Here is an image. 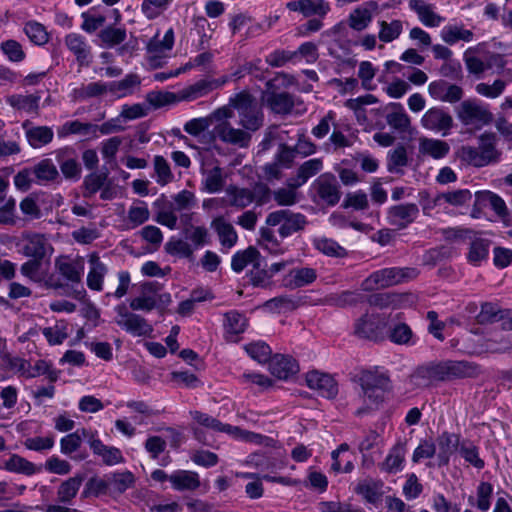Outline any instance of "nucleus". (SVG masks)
Here are the masks:
<instances>
[{"mask_svg": "<svg viewBox=\"0 0 512 512\" xmlns=\"http://www.w3.org/2000/svg\"><path fill=\"white\" fill-rule=\"evenodd\" d=\"M500 137L496 132L486 130L476 137V145L461 148V158L475 168L496 165L502 160Z\"/></svg>", "mask_w": 512, "mask_h": 512, "instance_id": "nucleus-1", "label": "nucleus"}, {"mask_svg": "<svg viewBox=\"0 0 512 512\" xmlns=\"http://www.w3.org/2000/svg\"><path fill=\"white\" fill-rule=\"evenodd\" d=\"M478 373L479 368L474 363L447 360L419 367L415 372V378L421 379V384L428 386L439 381L475 377Z\"/></svg>", "mask_w": 512, "mask_h": 512, "instance_id": "nucleus-2", "label": "nucleus"}, {"mask_svg": "<svg viewBox=\"0 0 512 512\" xmlns=\"http://www.w3.org/2000/svg\"><path fill=\"white\" fill-rule=\"evenodd\" d=\"M233 110L229 106H223L212 112L215 119L213 135L226 144L245 148L249 146L251 135L244 129L235 128L231 125Z\"/></svg>", "mask_w": 512, "mask_h": 512, "instance_id": "nucleus-3", "label": "nucleus"}, {"mask_svg": "<svg viewBox=\"0 0 512 512\" xmlns=\"http://www.w3.org/2000/svg\"><path fill=\"white\" fill-rule=\"evenodd\" d=\"M419 271L414 267H390L371 273L361 284L365 291H374L388 288L414 280Z\"/></svg>", "mask_w": 512, "mask_h": 512, "instance_id": "nucleus-4", "label": "nucleus"}, {"mask_svg": "<svg viewBox=\"0 0 512 512\" xmlns=\"http://www.w3.org/2000/svg\"><path fill=\"white\" fill-rule=\"evenodd\" d=\"M230 106L236 109L239 125L244 130L257 131L263 125L264 115L256 99L248 92H240L230 99Z\"/></svg>", "mask_w": 512, "mask_h": 512, "instance_id": "nucleus-5", "label": "nucleus"}, {"mask_svg": "<svg viewBox=\"0 0 512 512\" xmlns=\"http://www.w3.org/2000/svg\"><path fill=\"white\" fill-rule=\"evenodd\" d=\"M457 118L464 126L481 130L494 122V114L487 103L478 99H467L457 108Z\"/></svg>", "mask_w": 512, "mask_h": 512, "instance_id": "nucleus-6", "label": "nucleus"}, {"mask_svg": "<svg viewBox=\"0 0 512 512\" xmlns=\"http://www.w3.org/2000/svg\"><path fill=\"white\" fill-rule=\"evenodd\" d=\"M358 379L365 399L376 406L383 402L390 386V378L385 372L378 368L362 370Z\"/></svg>", "mask_w": 512, "mask_h": 512, "instance_id": "nucleus-7", "label": "nucleus"}, {"mask_svg": "<svg viewBox=\"0 0 512 512\" xmlns=\"http://www.w3.org/2000/svg\"><path fill=\"white\" fill-rule=\"evenodd\" d=\"M11 368L25 379L46 376L50 383H55L60 377V371L53 367L50 361L38 359L34 364L30 361L14 357L10 360Z\"/></svg>", "mask_w": 512, "mask_h": 512, "instance_id": "nucleus-8", "label": "nucleus"}, {"mask_svg": "<svg viewBox=\"0 0 512 512\" xmlns=\"http://www.w3.org/2000/svg\"><path fill=\"white\" fill-rule=\"evenodd\" d=\"M314 202L327 206H335L341 198L339 182L332 173H323L318 176L310 187Z\"/></svg>", "mask_w": 512, "mask_h": 512, "instance_id": "nucleus-9", "label": "nucleus"}, {"mask_svg": "<svg viewBox=\"0 0 512 512\" xmlns=\"http://www.w3.org/2000/svg\"><path fill=\"white\" fill-rule=\"evenodd\" d=\"M175 42L174 30L169 28L163 38H159V33L153 36L146 45L145 60L151 69L162 67L168 58Z\"/></svg>", "mask_w": 512, "mask_h": 512, "instance_id": "nucleus-10", "label": "nucleus"}, {"mask_svg": "<svg viewBox=\"0 0 512 512\" xmlns=\"http://www.w3.org/2000/svg\"><path fill=\"white\" fill-rule=\"evenodd\" d=\"M268 226H279L278 233L282 238L303 230L307 224L306 217L301 213H294L288 209L276 210L266 217Z\"/></svg>", "mask_w": 512, "mask_h": 512, "instance_id": "nucleus-11", "label": "nucleus"}, {"mask_svg": "<svg viewBox=\"0 0 512 512\" xmlns=\"http://www.w3.org/2000/svg\"><path fill=\"white\" fill-rule=\"evenodd\" d=\"M115 323L134 337H148L153 332L152 325L141 315L130 312L124 304L115 307Z\"/></svg>", "mask_w": 512, "mask_h": 512, "instance_id": "nucleus-12", "label": "nucleus"}, {"mask_svg": "<svg viewBox=\"0 0 512 512\" xmlns=\"http://www.w3.org/2000/svg\"><path fill=\"white\" fill-rule=\"evenodd\" d=\"M267 90L263 95V99L266 101L269 108L277 114H302L306 111L303 102L299 99H295L292 95L283 92L275 93L270 91L273 87V81L266 83Z\"/></svg>", "mask_w": 512, "mask_h": 512, "instance_id": "nucleus-13", "label": "nucleus"}, {"mask_svg": "<svg viewBox=\"0 0 512 512\" xmlns=\"http://www.w3.org/2000/svg\"><path fill=\"white\" fill-rule=\"evenodd\" d=\"M191 416L198 424L217 432L227 433L237 439L253 442L261 438L260 434L246 431L230 424H224L218 419L200 411L191 412Z\"/></svg>", "mask_w": 512, "mask_h": 512, "instance_id": "nucleus-14", "label": "nucleus"}, {"mask_svg": "<svg viewBox=\"0 0 512 512\" xmlns=\"http://www.w3.org/2000/svg\"><path fill=\"white\" fill-rule=\"evenodd\" d=\"M387 319L381 314H365L354 325L355 334L361 338L378 341L383 338Z\"/></svg>", "mask_w": 512, "mask_h": 512, "instance_id": "nucleus-15", "label": "nucleus"}, {"mask_svg": "<svg viewBox=\"0 0 512 512\" xmlns=\"http://www.w3.org/2000/svg\"><path fill=\"white\" fill-rule=\"evenodd\" d=\"M22 253L29 258L47 259L53 254V247L49 239L40 233H27L23 235Z\"/></svg>", "mask_w": 512, "mask_h": 512, "instance_id": "nucleus-16", "label": "nucleus"}, {"mask_svg": "<svg viewBox=\"0 0 512 512\" xmlns=\"http://www.w3.org/2000/svg\"><path fill=\"white\" fill-rule=\"evenodd\" d=\"M229 81L228 76H222L217 79H201L195 83L183 88L178 92V100L192 101L203 97L211 91L224 86Z\"/></svg>", "mask_w": 512, "mask_h": 512, "instance_id": "nucleus-17", "label": "nucleus"}, {"mask_svg": "<svg viewBox=\"0 0 512 512\" xmlns=\"http://www.w3.org/2000/svg\"><path fill=\"white\" fill-rule=\"evenodd\" d=\"M419 216V208L414 203L391 206L387 211V221L397 229H405L415 222Z\"/></svg>", "mask_w": 512, "mask_h": 512, "instance_id": "nucleus-18", "label": "nucleus"}, {"mask_svg": "<svg viewBox=\"0 0 512 512\" xmlns=\"http://www.w3.org/2000/svg\"><path fill=\"white\" fill-rule=\"evenodd\" d=\"M379 5L376 1L370 0L353 9L348 16V25L355 31H363L369 27L373 15L378 11Z\"/></svg>", "mask_w": 512, "mask_h": 512, "instance_id": "nucleus-19", "label": "nucleus"}, {"mask_svg": "<svg viewBox=\"0 0 512 512\" xmlns=\"http://www.w3.org/2000/svg\"><path fill=\"white\" fill-rule=\"evenodd\" d=\"M465 244L468 245L466 258L469 264L480 266L488 260L490 240L483 238L481 233L474 231Z\"/></svg>", "mask_w": 512, "mask_h": 512, "instance_id": "nucleus-20", "label": "nucleus"}, {"mask_svg": "<svg viewBox=\"0 0 512 512\" xmlns=\"http://www.w3.org/2000/svg\"><path fill=\"white\" fill-rule=\"evenodd\" d=\"M67 49L75 56L79 66L87 67L92 60L91 46L86 38L78 33H69L64 38Z\"/></svg>", "mask_w": 512, "mask_h": 512, "instance_id": "nucleus-21", "label": "nucleus"}, {"mask_svg": "<svg viewBox=\"0 0 512 512\" xmlns=\"http://www.w3.org/2000/svg\"><path fill=\"white\" fill-rule=\"evenodd\" d=\"M432 98L442 102L456 103L463 97V89L444 80L433 81L428 86Z\"/></svg>", "mask_w": 512, "mask_h": 512, "instance_id": "nucleus-22", "label": "nucleus"}, {"mask_svg": "<svg viewBox=\"0 0 512 512\" xmlns=\"http://www.w3.org/2000/svg\"><path fill=\"white\" fill-rule=\"evenodd\" d=\"M409 8L417 14L419 21L426 27H439L445 18L436 12L435 5L424 0H409Z\"/></svg>", "mask_w": 512, "mask_h": 512, "instance_id": "nucleus-23", "label": "nucleus"}, {"mask_svg": "<svg viewBox=\"0 0 512 512\" xmlns=\"http://www.w3.org/2000/svg\"><path fill=\"white\" fill-rule=\"evenodd\" d=\"M306 383L309 388L317 390L321 396L326 398H333L338 393L337 383L333 377L319 371L308 372Z\"/></svg>", "mask_w": 512, "mask_h": 512, "instance_id": "nucleus-24", "label": "nucleus"}, {"mask_svg": "<svg viewBox=\"0 0 512 512\" xmlns=\"http://www.w3.org/2000/svg\"><path fill=\"white\" fill-rule=\"evenodd\" d=\"M286 7L290 11L300 12L304 17L324 18L331 10L330 4L325 0H296L288 2Z\"/></svg>", "mask_w": 512, "mask_h": 512, "instance_id": "nucleus-25", "label": "nucleus"}, {"mask_svg": "<svg viewBox=\"0 0 512 512\" xmlns=\"http://www.w3.org/2000/svg\"><path fill=\"white\" fill-rule=\"evenodd\" d=\"M422 126L435 132H443L445 135L452 127V117L440 108H431L421 119Z\"/></svg>", "mask_w": 512, "mask_h": 512, "instance_id": "nucleus-26", "label": "nucleus"}, {"mask_svg": "<svg viewBox=\"0 0 512 512\" xmlns=\"http://www.w3.org/2000/svg\"><path fill=\"white\" fill-rule=\"evenodd\" d=\"M56 160L66 179L78 180L81 176V166L74 156V150L68 147L55 151Z\"/></svg>", "mask_w": 512, "mask_h": 512, "instance_id": "nucleus-27", "label": "nucleus"}, {"mask_svg": "<svg viewBox=\"0 0 512 512\" xmlns=\"http://www.w3.org/2000/svg\"><path fill=\"white\" fill-rule=\"evenodd\" d=\"M211 228L218 236L221 246L225 249H231L238 241V234L233 225L222 215L217 216L211 221Z\"/></svg>", "mask_w": 512, "mask_h": 512, "instance_id": "nucleus-28", "label": "nucleus"}, {"mask_svg": "<svg viewBox=\"0 0 512 512\" xmlns=\"http://www.w3.org/2000/svg\"><path fill=\"white\" fill-rule=\"evenodd\" d=\"M158 285L154 282H146L141 285V295L130 301V308L134 311L153 310L157 305Z\"/></svg>", "mask_w": 512, "mask_h": 512, "instance_id": "nucleus-29", "label": "nucleus"}, {"mask_svg": "<svg viewBox=\"0 0 512 512\" xmlns=\"http://www.w3.org/2000/svg\"><path fill=\"white\" fill-rule=\"evenodd\" d=\"M169 482L176 491H195L201 486L199 474L191 470L173 471L169 476Z\"/></svg>", "mask_w": 512, "mask_h": 512, "instance_id": "nucleus-30", "label": "nucleus"}, {"mask_svg": "<svg viewBox=\"0 0 512 512\" xmlns=\"http://www.w3.org/2000/svg\"><path fill=\"white\" fill-rule=\"evenodd\" d=\"M22 126L25 129L27 141L32 148H42L51 143L54 138V132L48 126H31V122L28 120Z\"/></svg>", "mask_w": 512, "mask_h": 512, "instance_id": "nucleus-31", "label": "nucleus"}, {"mask_svg": "<svg viewBox=\"0 0 512 512\" xmlns=\"http://www.w3.org/2000/svg\"><path fill=\"white\" fill-rule=\"evenodd\" d=\"M89 272L87 286L94 291H102L104 278L108 272L107 266L100 260L97 253H92L88 258Z\"/></svg>", "mask_w": 512, "mask_h": 512, "instance_id": "nucleus-32", "label": "nucleus"}, {"mask_svg": "<svg viewBox=\"0 0 512 512\" xmlns=\"http://www.w3.org/2000/svg\"><path fill=\"white\" fill-rule=\"evenodd\" d=\"M406 455V445L397 442L388 452L386 458L379 464L381 471L396 474L403 470Z\"/></svg>", "mask_w": 512, "mask_h": 512, "instance_id": "nucleus-33", "label": "nucleus"}, {"mask_svg": "<svg viewBox=\"0 0 512 512\" xmlns=\"http://www.w3.org/2000/svg\"><path fill=\"white\" fill-rule=\"evenodd\" d=\"M226 198L229 206L243 210L255 201V193L253 190L236 185H229L226 190Z\"/></svg>", "mask_w": 512, "mask_h": 512, "instance_id": "nucleus-34", "label": "nucleus"}, {"mask_svg": "<svg viewBox=\"0 0 512 512\" xmlns=\"http://www.w3.org/2000/svg\"><path fill=\"white\" fill-rule=\"evenodd\" d=\"M32 173L39 185H48L57 182L60 178L59 171L50 158H44L37 162L32 167Z\"/></svg>", "mask_w": 512, "mask_h": 512, "instance_id": "nucleus-35", "label": "nucleus"}, {"mask_svg": "<svg viewBox=\"0 0 512 512\" xmlns=\"http://www.w3.org/2000/svg\"><path fill=\"white\" fill-rule=\"evenodd\" d=\"M386 122L396 131L406 132L410 127V117L400 103L392 102L386 106Z\"/></svg>", "mask_w": 512, "mask_h": 512, "instance_id": "nucleus-36", "label": "nucleus"}, {"mask_svg": "<svg viewBox=\"0 0 512 512\" xmlns=\"http://www.w3.org/2000/svg\"><path fill=\"white\" fill-rule=\"evenodd\" d=\"M317 278V272L310 267L294 268L283 278V285L294 289L313 283Z\"/></svg>", "mask_w": 512, "mask_h": 512, "instance_id": "nucleus-37", "label": "nucleus"}, {"mask_svg": "<svg viewBox=\"0 0 512 512\" xmlns=\"http://www.w3.org/2000/svg\"><path fill=\"white\" fill-rule=\"evenodd\" d=\"M59 274L68 282L79 284L84 272V265L80 261H74L67 257H61L55 262Z\"/></svg>", "mask_w": 512, "mask_h": 512, "instance_id": "nucleus-38", "label": "nucleus"}, {"mask_svg": "<svg viewBox=\"0 0 512 512\" xmlns=\"http://www.w3.org/2000/svg\"><path fill=\"white\" fill-rule=\"evenodd\" d=\"M189 215H183L184 222L183 235L186 240L193 246L194 250L203 247L210 242L208 229L204 226H194L188 224Z\"/></svg>", "mask_w": 512, "mask_h": 512, "instance_id": "nucleus-39", "label": "nucleus"}, {"mask_svg": "<svg viewBox=\"0 0 512 512\" xmlns=\"http://www.w3.org/2000/svg\"><path fill=\"white\" fill-rule=\"evenodd\" d=\"M271 373L279 379L286 380L299 371L296 360L290 356L276 355L270 362Z\"/></svg>", "mask_w": 512, "mask_h": 512, "instance_id": "nucleus-40", "label": "nucleus"}, {"mask_svg": "<svg viewBox=\"0 0 512 512\" xmlns=\"http://www.w3.org/2000/svg\"><path fill=\"white\" fill-rule=\"evenodd\" d=\"M225 185V175L219 166L202 170L201 189L208 193H218Z\"/></svg>", "mask_w": 512, "mask_h": 512, "instance_id": "nucleus-41", "label": "nucleus"}, {"mask_svg": "<svg viewBox=\"0 0 512 512\" xmlns=\"http://www.w3.org/2000/svg\"><path fill=\"white\" fill-rule=\"evenodd\" d=\"M440 37L446 44L454 45L459 41H473L474 32L470 29H466L463 24H448L442 28Z\"/></svg>", "mask_w": 512, "mask_h": 512, "instance_id": "nucleus-42", "label": "nucleus"}, {"mask_svg": "<svg viewBox=\"0 0 512 512\" xmlns=\"http://www.w3.org/2000/svg\"><path fill=\"white\" fill-rule=\"evenodd\" d=\"M313 247L321 254L332 258H345L348 256L346 248L336 240L325 236L315 237L312 240Z\"/></svg>", "mask_w": 512, "mask_h": 512, "instance_id": "nucleus-43", "label": "nucleus"}, {"mask_svg": "<svg viewBox=\"0 0 512 512\" xmlns=\"http://www.w3.org/2000/svg\"><path fill=\"white\" fill-rule=\"evenodd\" d=\"M383 482L373 478H366L359 481L354 489L355 493L361 495L367 502L376 503L382 495Z\"/></svg>", "mask_w": 512, "mask_h": 512, "instance_id": "nucleus-44", "label": "nucleus"}, {"mask_svg": "<svg viewBox=\"0 0 512 512\" xmlns=\"http://www.w3.org/2000/svg\"><path fill=\"white\" fill-rule=\"evenodd\" d=\"M449 151V144L443 140L432 138L419 139V152L424 156H429L434 159H442L449 153Z\"/></svg>", "mask_w": 512, "mask_h": 512, "instance_id": "nucleus-45", "label": "nucleus"}, {"mask_svg": "<svg viewBox=\"0 0 512 512\" xmlns=\"http://www.w3.org/2000/svg\"><path fill=\"white\" fill-rule=\"evenodd\" d=\"M109 84V92L118 98L126 97L134 93V91L140 86L141 79L137 74H127L120 81H113Z\"/></svg>", "mask_w": 512, "mask_h": 512, "instance_id": "nucleus-46", "label": "nucleus"}, {"mask_svg": "<svg viewBox=\"0 0 512 512\" xmlns=\"http://www.w3.org/2000/svg\"><path fill=\"white\" fill-rule=\"evenodd\" d=\"M84 480L83 475H75L63 481L57 489V499L60 503L71 504L76 497Z\"/></svg>", "mask_w": 512, "mask_h": 512, "instance_id": "nucleus-47", "label": "nucleus"}, {"mask_svg": "<svg viewBox=\"0 0 512 512\" xmlns=\"http://www.w3.org/2000/svg\"><path fill=\"white\" fill-rule=\"evenodd\" d=\"M458 443L459 438L455 434L443 432L441 435H439L437 438V445L439 448L438 459L440 464H448L450 456L458 447Z\"/></svg>", "mask_w": 512, "mask_h": 512, "instance_id": "nucleus-48", "label": "nucleus"}, {"mask_svg": "<svg viewBox=\"0 0 512 512\" xmlns=\"http://www.w3.org/2000/svg\"><path fill=\"white\" fill-rule=\"evenodd\" d=\"M323 168V161L320 158H312L300 165L297 170V174L294 180V186L301 187L304 185L311 177L318 174Z\"/></svg>", "mask_w": 512, "mask_h": 512, "instance_id": "nucleus-49", "label": "nucleus"}, {"mask_svg": "<svg viewBox=\"0 0 512 512\" xmlns=\"http://www.w3.org/2000/svg\"><path fill=\"white\" fill-rule=\"evenodd\" d=\"M90 436V430L81 428L69 433L60 440V450L65 455L76 452L82 445L83 440Z\"/></svg>", "mask_w": 512, "mask_h": 512, "instance_id": "nucleus-50", "label": "nucleus"}, {"mask_svg": "<svg viewBox=\"0 0 512 512\" xmlns=\"http://www.w3.org/2000/svg\"><path fill=\"white\" fill-rule=\"evenodd\" d=\"M109 92V84L102 81L83 84L73 90V97L76 100H86L93 97H99Z\"/></svg>", "mask_w": 512, "mask_h": 512, "instance_id": "nucleus-51", "label": "nucleus"}, {"mask_svg": "<svg viewBox=\"0 0 512 512\" xmlns=\"http://www.w3.org/2000/svg\"><path fill=\"white\" fill-rule=\"evenodd\" d=\"M5 469L9 472L24 474L26 476L34 475L41 470L40 467H37L34 463L18 454L11 455L5 462Z\"/></svg>", "mask_w": 512, "mask_h": 512, "instance_id": "nucleus-52", "label": "nucleus"}, {"mask_svg": "<svg viewBox=\"0 0 512 512\" xmlns=\"http://www.w3.org/2000/svg\"><path fill=\"white\" fill-rule=\"evenodd\" d=\"M378 25V38L383 43H390L398 39L403 32V21L399 19H393L390 22L379 20Z\"/></svg>", "mask_w": 512, "mask_h": 512, "instance_id": "nucleus-53", "label": "nucleus"}, {"mask_svg": "<svg viewBox=\"0 0 512 512\" xmlns=\"http://www.w3.org/2000/svg\"><path fill=\"white\" fill-rule=\"evenodd\" d=\"M41 96L38 94L12 95L8 98V103L17 110H23L28 113H37Z\"/></svg>", "mask_w": 512, "mask_h": 512, "instance_id": "nucleus-54", "label": "nucleus"}, {"mask_svg": "<svg viewBox=\"0 0 512 512\" xmlns=\"http://www.w3.org/2000/svg\"><path fill=\"white\" fill-rule=\"evenodd\" d=\"M259 256V251L255 247L249 246L247 249L238 251L233 255L231 260V268L233 271L239 273L243 271L249 264H255Z\"/></svg>", "mask_w": 512, "mask_h": 512, "instance_id": "nucleus-55", "label": "nucleus"}, {"mask_svg": "<svg viewBox=\"0 0 512 512\" xmlns=\"http://www.w3.org/2000/svg\"><path fill=\"white\" fill-rule=\"evenodd\" d=\"M108 477L112 495L124 493L135 482L134 475L130 471L111 473Z\"/></svg>", "mask_w": 512, "mask_h": 512, "instance_id": "nucleus-56", "label": "nucleus"}, {"mask_svg": "<svg viewBox=\"0 0 512 512\" xmlns=\"http://www.w3.org/2000/svg\"><path fill=\"white\" fill-rule=\"evenodd\" d=\"M42 334L50 345H59L69 336V325L64 320L57 321L55 325L44 328Z\"/></svg>", "mask_w": 512, "mask_h": 512, "instance_id": "nucleus-57", "label": "nucleus"}, {"mask_svg": "<svg viewBox=\"0 0 512 512\" xmlns=\"http://www.w3.org/2000/svg\"><path fill=\"white\" fill-rule=\"evenodd\" d=\"M293 184L294 180L290 179L286 187L273 191V199L279 206H292L299 201V194L297 192L299 187Z\"/></svg>", "mask_w": 512, "mask_h": 512, "instance_id": "nucleus-58", "label": "nucleus"}, {"mask_svg": "<svg viewBox=\"0 0 512 512\" xmlns=\"http://www.w3.org/2000/svg\"><path fill=\"white\" fill-rule=\"evenodd\" d=\"M174 0H142L141 12L149 19L154 20L169 9Z\"/></svg>", "mask_w": 512, "mask_h": 512, "instance_id": "nucleus-59", "label": "nucleus"}, {"mask_svg": "<svg viewBox=\"0 0 512 512\" xmlns=\"http://www.w3.org/2000/svg\"><path fill=\"white\" fill-rule=\"evenodd\" d=\"M24 33L35 45H45L49 41V34L44 25L37 21H28L23 28Z\"/></svg>", "mask_w": 512, "mask_h": 512, "instance_id": "nucleus-60", "label": "nucleus"}, {"mask_svg": "<svg viewBox=\"0 0 512 512\" xmlns=\"http://www.w3.org/2000/svg\"><path fill=\"white\" fill-rule=\"evenodd\" d=\"M246 317L238 311L232 310L225 313L224 328L226 333L231 335H238L243 333L247 328Z\"/></svg>", "mask_w": 512, "mask_h": 512, "instance_id": "nucleus-61", "label": "nucleus"}, {"mask_svg": "<svg viewBox=\"0 0 512 512\" xmlns=\"http://www.w3.org/2000/svg\"><path fill=\"white\" fill-rule=\"evenodd\" d=\"M155 180L160 186H165L174 180L169 162L161 155L154 156L153 159Z\"/></svg>", "mask_w": 512, "mask_h": 512, "instance_id": "nucleus-62", "label": "nucleus"}, {"mask_svg": "<svg viewBox=\"0 0 512 512\" xmlns=\"http://www.w3.org/2000/svg\"><path fill=\"white\" fill-rule=\"evenodd\" d=\"M0 50L6 58L13 63H20L26 58V52L22 44L14 39L3 41L0 44Z\"/></svg>", "mask_w": 512, "mask_h": 512, "instance_id": "nucleus-63", "label": "nucleus"}, {"mask_svg": "<svg viewBox=\"0 0 512 512\" xmlns=\"http://www.w3.org/2000/svg\"><path fill=\"white\" fill-rule=\"evenodd\" d=\"M165 249L168 254L181 258H192L194 254L193 246L186 239L172 237L165 244Z\"/></svg>", "mask_w": 512, "mask_h": 512, "instance_id": "nucleus-64", "label": "nucleus"}]
</instances>
